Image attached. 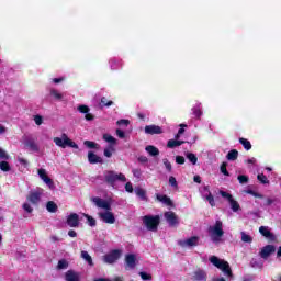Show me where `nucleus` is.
Here are the masks:
<instances>
[{
  "label": "nucleus",
  "instance_id": "f257e3e1",
  "mask_svg": "<svg viewBox=\"0 0 281 281\" xmlns=\"http://www.w3.org/2000/svg\"><path fill=\"white\" fill-rule=\"evenodd\" d=\"M209 235L215 245H218V243H223V237L225 236V231H223V222L221 220H217L214 225L209 226Z\"/></svg>",
  "mask_w": 281,
  "mask_h": 281
},
{
  "label": "nucleus",
  "instance_id": "f03ea898",
  "mask_svg": "<svg viewBox=\"0 0 281 281\" xmlns=\"http://www.w3.org/2000/svg\"><path fill=\"white\" fill-rule=\"evenodd\" d=\"M210 262L214 265V267H216L217 269H221V271H223V273H225L227 278H234V274L232 273V268H229V263L227 261L221 260L216 256H211Z\"/></svg>",
  "mask_w": 281,
  "mask_h": 281
},
{
  "label": "nucleus",
  "instance_id": "7ed1b4c3",
  "mask_svg": "<svg viewBox=\"0 0 281 281\" xmlns=\"http://www.w3.org/2000/svg\"><path fill=\"white\" fill-rule=\"evenodd\" d=\"M54 144L58 146L59 148H76L78 149V144L76 142L71 140L67 134H61V137H54L53 138Z\"/></svg>",
  "mask_w": 281,
  "mask_h": 281
},
{
  "label": "nucleus",
  "instance_id": "20e7f679",
  "mask_svg": "<svg viewBox=\"0 0 281 281\" xmlns=\"http://www.w3.org/2000/svg\"><path fill=\"white\" fill-rule=\"evenodd\" d=\"M143 223L145 227L148 229V232H157L160 223L159 215H145L143 217Z\"/></svg>",
  "mask_w": 281,
  "mask_h": 281
},
{
  "label": "nucleus",
  "instance_id": "39448f33",
  "mask_svg": "<svg viewBox=\"0 0 281 281\" xmlns=\"http://www.w3.org/2000/svg\"><path fill=\"white\" fill-rule=\"evenodd\" d=\"M104 180L105 183H109V186H112L113 188L115 186V181H122L123 183L126 182V176L123 173H116L115 171H105Z\"/></svg>",
  "mask_w": 281,
  "mask_h": 281
},
{
  "label": "nucleus",
  "instance_id": "423d86ee",
  "mask_svg": "<svg viewBox=\"0 0 281 281\" xmlns=\"http://www.w3.org/2000/svg\"><path fill=\"white\" fill-rule=\"evenodd\" d=\"M201 243V237L199 236H192L187 239H182L178 241V245L182 247L183 249H192V247H199Z\"/></svg>",
  "mask_w": 281,
  "mask_h": 281
},
{
  "label": "nucleus",
  "instance_id": "0eeeda50",
  "mask_svg": "<svg viewBox=\"0 0 281 281\" xmlns=\"http://www.w3.org/2000/svg\"><path fill=\"white\" fill-rule=\"evenodd\" d=\"M23 144L25 148L32 150V153H38L41 150V147L38 146V143H36V138L34 137L25 136L23 138Z\"/></svg>",
  "mask_w": 281,
  "mask_h": 281
},
{
  "label": "nucleus",
  "instance_id": "6e6552de",
  "mask_svg": "<svg viewBox=\"0 0 281 281\" xmlns=\"http://www.w3.org/2000/svg\"><path fill=\"white\" fill-rule=\"evenodd\" d=\"M42 196H43V189H37L34 191H31L26 196V199L30 203H32V205H38V203H41Z\"/></svg>",
  "mask_w": 281,
  "mask_h": 281
},
{
  "label": "nucleus",
  "instance_id": "1a4fd4ad",
  "mask_svg": "<svg viewBox=\"0 0 281 281\" xmlns=\"http://www.w3.org/2000/svg\"><path fill=\"white\" fill-rule=\"evenodd\" d=\"M99 218L108 225H113V223H115V215L111 211L100 212Z\"/></svg>",
  "mask_w": 281,
  "mask_h": 281
},
{
  "label": "nucleus",
  "instance_id": "9d476101",
  "mask_svg": "<svg viewBox=\"0 0 281 281\" xmlns=\"http://www.w3.org/2000/svg\"><path fill=\"white\" fill-rule=\"evenodd\" d=\"M120 250H113L112 252L103 256V262H105L106 265H113L114 262H117V260H120Z\"/></svg>",
  "mask_w": 281,
  "mask_h": 281
},
{
  "label": "nucleus",
  "instance_id": "9b49d317",
  "mask_svg": "<svg viewBox=\"0 0 281 281\" xmlns=\"http://www.w3.org/2000/svg\"><path fill=\"white\" fill-rule=\"evenodd\" d=\"M91 201L92 203H94L97 207H100L101 210H105V211H111V204L109 203V201L98 196L92 198Z\"/></svg>",
  "mask_w": 281,
  "mask_h": 281
},
{
  "label": "nucleus",
  "instance_id": "f8f14e48",
  "mask_svg": "<svg viewBox=\"0 0 281 281\" xmlns=\"http://www.w3.org/2000/svg\"><path fill=\"white\" fill-rule=\"evenodd\" d=\"M165 218H166L167 223L170 225V227H175V226L179 225V216H177V214H175V212H172V211L166 212Z\"/></svg>",
  "mask_w": 281,
  "mask_h": 281
},
{
  "label": "nucleus",
  "instance_id": "ddd939ff",
  "mask_svg": "<svg viewBox=\"0 0 281 281\" xmlns=\"http://www.w3.org/2000/svg\"><path fill=\"white\" fill-rule=\"evenodd\" d=\"M66 223L68 227H80V216L78 213H71L67 216Z\"/></svg>",
  "mask_w": 281,
  "mask_h": 281
},
{
  "label": "nucleus",
  "instance_id": "4468645a",
  "mask_svg": "<svg viewBox=\"0 0 281 281\" xmlns=\"http://www.w3.org/2000/svg\"><path fill=\"white\" fill-rule=\"evenodd\" d=\"M37 173H38V177L42 179V181H44V183H46V186H48V188H50V190H53L54 180H52V178L47 177V170L38 169Z\"/></svg>",
  "mask_w": 281,
  "mask_h": 281
},
{
  "label": "nucleus",
  "instance_id": "2eb2a0df",
  "mask_svg": "<svg viewBox=\"0 0 281 281\" xmlns=\"http://www.w3.org/2000/svg\"><path fill=\"white\" fill-rule=\"evenodd\" d=\"M271 254H276V246L273 245L265 246L259 252L260 257L263 258V260H267V258H269Z\"/></svg>",
  "mask_w": 281,
  "mask_h": 281
},
{
  "label": "nucleus",
  "instance_id": "dca6fc26",
  "mask_svg": "<svg viewBox=\"0 0 281 281\" xmlns=\"http://www.w3.org/2000/svg\"><path fill=\"white\" fill-rule=\"evenodd\" d=\"M145 133L146 135H161L164 131L159 125H146L145 126Z\"/></svg>",
  "mask_w": 281,
  "mask_h": 281
},
{
  "label": "nucleus",
  "instance_id": "f3484780",
  "mask_svg": "<svg viewBox=\"0 0 281 281\" xmlns=\"http://www.w3.org/2000/svg\"><path fill=\"white\" fill-rule=\"evenodd\" d=\"M66 281H80V272H76L75 270H68L65 273Z\"/></svg>",
  "mask_w": 281,
  "mask_h": 281
},
{
  "label": "nucleus",
  "instance_id": "a211bd4d",
  "mask_svg": "<svg viewBox=\"0 0 281 281\" xmlns=\"http://www.w3.org/2000/svg\"><path fill=\"white\" fill-rule=\"evenodd\" d=\"M259 234H261V236H265V238H268L269 240H276V235H273V233H271V231H269V227L267 226H261L259 228Z\"/></svg>",
  "mask_w": 281,
  "mask_h": 281
},
{
  "label": "nucleus",
  "instance_id": "6ab92c4d",
  "mask_svg": "<svg viewBox=\"0 0 281 281\" xmlns=\"http://www.w3.org/2000/svg\"><path fill=\"white\" fill-rule=\"evenodd\" d=\"M88 161L89 164H104L102 157L95 155L93 151L88 153Z\"/></svg>",
  "mask_w": 281,
  "mask_h": 281
},
{
  "label": "nucleus",
  "instance_id": "aec40b11",
  "mask_svg": "<svg viewBox=\"0 0 281 281\" xmlns=\"http://www.w3.org/2000/svg\"><path fill=\"white\" fill-rule=\"evenodd\" d=\"M194 281H207V273L203 270H196L193 274Z\"/></svg>",
  "mask_w": 281,
  "mask_h": 281
},
{
  "label": "nucleus",
  "instance_id": "412c9836",
  "mask_svg": "<svg viewBox=\"0 0 281 281\" xmlns=\"http://www.w3.org/2000/svg\"><path fill=\"white\" fill-rule=\"evenodd\" d=\"M135 260L136 258H135V255L133 254L125 256V262L130 269H135V266H136Z\"/></svg>",
  "mask_w": 281,
  "mask_h": 281
},
{
  "label": "nucleus",
  "instance_id": "4be33fe9",
  "mask_svg": "<svg viewBox=\"0 0 281 281\" xmlns=\"http://www.w3.org/2000/svg\"><path fill=\"white\" fill-rule=\"evenodd\" d=\"M146 153L150 155V157H158L159 155V149L153 145H148L145 147Z\"/></svg>",
  "mask_w": 281,
  "mask_h": 281
},
{
  "label": "nucleus",
  "instance_id": "5701e85b",
  "mask_svg": "<svg viewBox=\"0 0 281 281\" xmlns=\"http://www.w3.org/2000/svg\"><path fill=\"white\" fill-rule=\"evenodd\" d=\"M156 199L158 201H160V203H164L165 205L172 206V200H170V198H168V195L157 194Z\"/></svg>",
  "mask_w": 281,
  "mask_h": 281
},
{
  "label": "nucleus",
  "instance_id": "b1692460",
  "mask_svg": "<svg viewBox=\"0 0 281 281\" xmlns=\"http://www.w3.org/2000/svg\"><path fill=\"white\" fill-rule=\"evenodd\" d=\"M81 258L89 265V267H93V258H91V255H89L87 250L81 251Z\"/></svg>",
  "mask_w": 281,
  "mask_h": 281
},
{
  "label": "nucleus",
  "instance_id": "393cba45",
  "mask_svg": "<svg viewBox=\"0 0 281 281\" xmlns=\"http://www.w3.org/2000/svg\"><path fill=\"white\" fill-rule=\"evenodd\" d=\"M47 212H50V214H56L58 212V205L55 204L54 201H48L46 204Z\"/></svg>",
  "mask_w": 281,
  "mask_h": 281
},
{
  "label": "nucleus",
  "instance_id": "a878e982",
  "mask_svg": "<svg viewBox=\"0 0 281 281\" xmlns=\"http://www.w3.org/2000/svg\"><path fill=\"white\" fill-rule=\"evenodd\" d=\"M182 144H186V142L169 139L167 143V148H177L178 146H182Z\"/></svg>",
  "mask_w": 281,
  "mask_h": 281
},
{
  "label": "nucleus",
  "instance_id": "bb28decb",
  "mask_svg": "<svg viewBox=\"0 0 281 281\" xmlns=\"http://www.w3.org/2000/svg\"><path fill=\"white\" fill-rule=\"evenodd\" d=\"M135 194L138 195L142 201H148V198L146 196V190L142 188H136Z\"/></svg>",
  "mask_w": 281,
  "mask_h": 281
},
{
  "label": "nucleus",
  "instance_id": "cd10ccee",
  "mask_svg": "<svg viewBox=\"0 0 281 281\" xmlns=\"http://www.w3.org/2000/svg\"><path fill=\"white\" fill-rule=\"evenodd\" d=\"M226 159L228 161H236L238 159V150L233 149V150L228 151Z\"/></svg>",
  "mask_w": 281,
  "mask_h": 281
},
{
  "label": "nucleus",
  "instance_id": "c85d7f7f",
  "mask_svg": "<svg viewBox=\"0 0 281 281\" xmlns=\"http://www.w3.org/2000/svg\"><path fill=\"white\" fill-rule=\"evenodd\" d=\"M240 235H241L243 243H248V245H251V243H254V237H251V235H248L245 232H241Z\"/></svg>",
  "mask_w": 281,
  "mask_h": 281
},
{
  "label": "nucleus",
  "instance_id": "c756f323",
  "mask_svg": "<svg viewBox=\"0 0 281 281\" xmlns=\"http://www.w3.org/2000/svg\"><path fill=\"white\" fill-rule=\"evenodd\" d=\"M228 203H229L231 210H233V212H238L240 210V204H238V202L236 200H234V198L228 200Z\"/></svg>",
  "mask_w": 281,
  "mask_h": 281
},
{
  "label": "nucleus",
  "instance_id": "7c9ffc66",
  "mask_svg": "<svg viewBox=\"0 0 281 281\" xmlns=\"http://www.w3.org/2000/svg\"><path fill=\"white\" fill-rule=\"evenodd\" d=\"M186 157L193 166H196V162L199 161L196 155H194L193 153H187Z\"/></svg>",
  "mask_w": 281,
  "mask_h": 281
},
{
  "label": "nucleus",
  "instance_id": "2f4dec72",
  "mask_svg": "<svg viewBox=\"0 0 281 281\" xmlns=\"http://www.w3.org/2000/svg\"><path fill=\"white\" fill-rule=\"evenodd\" d=\"M103 139L108 142V144H112L113 146L117 144V139L113 137L111 134H104Z\"/></svg>",
  "mask_w": 281,
  "mask_h": 281
},
{
  "label": "nucleus",
  "instance_id": "473e14b6",
  "mask_svg": "<svg viewBox=\"0 0 281 281\" xmlns=\"http://www.w3.org/2000/svg\"><path fill=\"white\" fill-rule=\"evenodd\" d=\"M114 151H115V148H113V146L110 145L109 147H106L104 149L103 155H104V157L111 158V157H113Z\"/></svg>",
  "mask_w": 281,
  "mask_h": 281
},
{
  "label": "nucleus",
  "instance_id": "72a5a7b5",
  "mask_svg": "<svg viewBox=\"0 0 281 281\" xmlns=\"http://www.w3.org/2000/svg\"><path fill=\"white\" fill-rule=\"evenodd\" d=\"M239 143L244 146L246 150H251V143L246 138H239Z\"/></svg>",
  "mask_w": 281,
  "mask_h": 281
},
{
  "label": "nucleus",
  "instance_id": "f704fd0d",
  "mask_svg": "<svg viewBox=\"0 0 281 281\" xmlns=\"http://www.w3.org/2000/svg\"><path fill=\"white\" fill-rule=\"evenodd\" d=\"M0 170H2V172H10L11 170L10 164H8V161H1Z\"/></svg>",
  "mask_w": 281,
  "mask_h": 281
},
{
  "label": "nucleus",
  "instance_id": "c9c22d12",
  "mask_svg": "<svg viewBox=\"0 0 281 281\" xmlns=\"http://www.w3.org/2000/svg\"><path fill=\"white\" fill-rule=\"evenodd\" d=\"M50 95H53L55 100H63V94H60V92L54 88L50 89Z\"/></svg>",
  "mask_w": 281,
  "mask_h": 281
},
{
  "label": "nucleus",
  "instance_id": "e433bc0d",
  "mask_svg": "<svg viewBox=\"0 0 281 281\" xmlns=\"http://www.w3.org/2000/svg\"><path fill=\"white\" fill-rule=\"evenodd\" d=\"M83 216L87 218L88 225H90V227H95V218H93V216L89 214H83Z\"/></svg>",
  "mask_w": 281,
  "mask_h": 281
},
{
  "label": "nucleus",
  "instance_id": "4c0bfd02",
  "mask_svg": "<svg viewBox=\"0 0 281 281\" xmlns=\"http://www.w3.org/2000/svg\"><path fill=\"white\" fill-rule=\"evenodd\" d=\"M69 267V262H67L65 259H60L57 263V269H67Z\"/></svg>",
  "mask_w": 281,
  "mask_h": 281
},
{
  "label": "nucleus",
  "instance_id": "58836bf2",
  "mask_svg": "<svg viewBox=\"0 0 281 281\" xmlns=\"http://www.w3.org/2000/svg\"><path fill=\"white\" fill-rule=\"evenodd\" d=\"M162 164L167 172H172V164H170V160H168V158L162 159Z\"/></svg>",
  "mask_w": 281,
  "mask_h": 281
},
{
  "label": "nucleus",
  "instance_id": "ea45409f",
  "mask_svg": "<svg viewBox=\"0 0 281 281\" xmlns=\"http://www.w3.org/2000/svg\"><path fill=\"white\" fill-rule=\"evenodd\" d=\"M85 146H87V148H100V145H98V143L91 142V140H85Z\"/></svg>",
  "mask_w": 281,
  "mask_h": 281
},
{
  "label": "nucleus",
  "instance_id": "a19ab883",
  "mask_svg": "<svg viewBox=\"0 0 281 281\" xmlns=\"http://www.w3.org/2000/svg\"><path fill=\"white\" fill-rule=\"evenodd\" d=\"M220 170L222 175H225V177H229V171H227V162H223L220 167Z\"/></svg>",
  "mask_w": 281,
  "mask_h": 281
},
{
  "label": "nucleus",
  "instance_id": "79ce46f5",
  "mask_svg": "<svg viewBox=\"0 0 281 281\" xmlns=\"http://www.w3.org/2000/svg\"><path fill=\"white\" fill-rule=\"evenodd\" d=\"M239 183L245 184V183H249V177L245 176V175H240L237 177Z\"/></svg>",
  "mask_w": 281,
  "mask_h": 281
},
{
  "label": "nucleus",
  "instance_id": "37998d69",
  "mask_svg": "<svg viewBox=\"0 0 281 281\" xmlns=\"http://www.w3.org/2000/svg\"><path fill=\"white\" fill-rule=\"evenodd\" d=\"M257 179L258 181H260V183H269V179H267V176H265V173L258 175Z\"/></svg>",
  "mask_w": 281,
  "mask_h": 281
},
{
  "label": "nucleus",
  "instance_id": "c03bdc74",
  "mask_svg": "<svg viewBox=\"0 0 281 281\" xmlns=\"http://www.w3.org/2000/svg\"><path fill=\"white\" fill-rule=\"evenodd\" d=\"M205 199L210 203L211 207H214V205H216V202H214V195H212V193H209Z\"/></svg>",
  "mask_w": 281,
  "mask_h": 281
},
{
  "label": "nucleus",
  "instance_id": "a18cd8bd",
  "mask_svg": "<svg viewBox=\"0 0 281 281\" xmlns=\"http://www.w3.org/2000/svg\"><path fill=\"white\" fill-rule=\"evenodd\" d=\"M22 207L25 212H27V214H32L34 212V209L32 205H30V203H24Z\"/></svg>",
  "mask_w": 281,
  "mask_h": 281
},
{
  "label": "nucleus",
  "instance_id": "49530a36",
  "mask_svg": "<svg viewBox=\"0 0 281 281\" xmlns=\"http://www.w3.org/2000/svg\"><path fill=\"white\" fill-rule=\"evenodd\" d=\"M101 104H102L103 106H112L113 101H109L105 97H102V98H101Z\"/></svg>",
  "mask_w": 281,
  "mask_h": 281
},
{
  "label": "nucleus",
  "instance_id": "de8ad7c7",
  "mask_svg": "<svg viewBox=\"0 0 281 281\" xmlns=\"http://www.w3.org/2000/svg\"><path fill=\"white\" fill-rule=\"evenodd\" d=\"M169 184H170L172 188H178L177 178H175L173 176H170V177H169Z\"/></svg>",
  "mask_w": 281,
  "mask_h": 281
},
{
  "label": "nucleus",
  "instance_id": "09e8293b",
  "mask_svg": "<svg viewBox=\"0 0 281 281\" xmlns=\"http://www.w3.org/2000/svg\"><path fill=\"white\" fill-rule=\"evenodd\" d=\"M0 159H4L5 161H8V159H10V155H8V151L2 149L0 151Z\"/></svg>",
  "mask_w": 281,
  "mask_h": 281
},
{
  "label": "nucleus",
  "instance_id": "8fccbe9b",
  "mask_svg": "<svg viewBox=\"0 0 281 281\" xmlns=\"http://www.w3.org/2000/svg\"><path fill=\"white\" fill-rule=\"evenodd\" d=\"M221 196H223V199H227V201H231L234 199V196H232V194L225 192V191H220Z\"/></svg>",
  "mask_w": 281,
  "mask_h": 281
},
{
  "label": "nucleus",
  "instance_id": "3c124183",
  "mask_svg": "<svg viewBox=\"0 0 281 281\" xmlns=\"http://www.w3.org/2000/svg\"><path fill=\"white\" fill-rule=\"evenodd\" d=\"M116 124H117V126H128V124H131V122L128 120L122 119V120H119L116 122Z\"/></svg>",
  "mask_w": 281,
  "mask_h": 281
},
{
  "label": "nucleus",
  "instance_id": "603ef678",
  "mask_svg": "<svg viewBox=\"0 0 281 281\" xmlns=\"http://www.w3.org/2000/svg\"><path fill=\"white\" fill-rule=\"evenodd\" d=\"M89 106H87V105H79L78 106V112L79 113H89Z\"/></svg>",
  "mask_w": 281,
  "mask_h": 281
},
{
  "label": "nucleus",
  "instance_id": "864d4df0",
  "mask_svg": "<svg viewBox=\"0 0 281 281\" xmlns=\"http://www.w3.org/2000/svg\"><path fill=\"white\" fill-rule=\"evenodd\" d=\"M34 122L37 126H41V124H43V116L41 115H35L34 116Z\"/></svg>",
  "mask_w": 281,
  "mask_h": 281
},
{
  "label": "nucleus",
  "instance_id": "5fc2aeb1",
  "mask_svg": "<svg viewBox=\"0 0 281 281\" xmlns=\"http://www.w3.org/2000/svg\"><path fill=\"white\" fill-rule=\"evenodd\" d=\"M142 280H153V277L146 272H139Z\"/></svg>",
  "mask_w": 281,
  "mask_h": 281
},
{
  "label": "nucleus",
  "instance_id": "6e6d98bb",
  "mask_svg": "<svg viewBox=\"0 0 281 281\" xmlns=\"http://www.w3.org/2000/svg\"><path fill=\"white\" fill-rule=\"evenodd\" d=\"M210 194H212V192H210V187H204L202 191V196L205 199Z\"/></svg>",
  "mask_w": 281,
  "mask_h": 281
},
{
  "label": "nucleus",
  "instance_id": "4d7b16f0",
  "mask_svg": "<svg viewBox=\"0 0 281 281\" xmlns=\"http://www.w3.org/2000/svg\"><path fill=\"white\" fill-rule=\"evenodd\" d=\"M176 164H179V165L186 164V158L183 156H176Z\"/></svg>",
  "mask_w": 281,
  "mask_h": 281
},
{
  "label": "nucleus",
  "instance_id": "13d9d810",
  "mask_svg": "<svg viewBox=\"0 0 281 281\" xmlns=\"http://www.w3.org/2000/svg\"><path fill=\"white\" fill-rule=\"evenodd\" d=\"M192 111L195 117H200L201 115H203V112H201L199 108H193Z\"/></svg>",
  "mask_w": 281,
  "mask_h": 281
},
{
  "label": "nucleus",
  "instance_id": "bf43d9fd",
  "mask_svg": "<svg viewBox=\"0 0 281 281\" xmlns=\"http://www.w3.org/2000/svg\"><path fill=\"white\" fill-rule=\"evenodd\" d=\"M116 135L117 137H120V139H124V137H126V134L124 133V131L122 130H116Z\"/></svg>",
  "mask_w": 281,
  "mask_h": 281
},
{
  "label": "nucleus",
  "instance_id": "052dcab7",
  "mask_svg": "<svg viewBox=\"0 0 281 281\" xmlns=\"http://www.w3.org/2000/svg\"><path fill=\"white\" fill-rule=\"evenodd\" d=\"M126 192L133 193V184L131 182H127L125 184Z\"/></svg>",
  "mask_w": 281,
  "mask_h": 281
},
{
  "label": "nucleus",
  "instance_id": "680f3d73",
  "mask_svg": "<svg viewBox=\"0 0 281 281\" xmlns=\"http://www.w3.org/2000/svg\"><path fill=\"white\" fill-rule=\"evenodd\" d=\"M133 175H134V177H136L137 179H139V177H142V170H139V169H133Z\"/></svg>",
  "mask_w": 281,
  "mask_h": 281
},
{
  "label": "nucleus",
  "instance_id": "e2e57ef3",
  "mask_svg": "<svg viewBox=\"0 0 281 281\" xmlns=\"http://www.w3.org/2000/svg\"><path fill=\"white\" fill-rule=\"evenodd\" d=\"M138 161H139L140 164H148V157H146V156H139V157H138Z\"/></svg>",
  "mask_w": 281,
  "mask_h": 281
},
{
  "label": "nucleus",
  "instance_id": "0e129e2a",
  "mask_svg": "<svg viewBox=\"0 0 281 281\" xmlns=\"http://www.w3.org/2000/svg\"><path fill=\"white\" fill-rule=\"evenodd\" d=\"M274 202H276V200L267 198L266 203L263 205H267V206L273 205Z\"/></svg>",
  "mask_w": 281,
  "mask_h": 281
},
{
  "label": "nucleus",
  "instance_id": "69168bd1",
  "mask_svg": "<svg viewBox=\"0 0 281 281\" xmlns=\"http://www.w3.org/2000/svg\"><path fill=\"white\" fill-rule=\"evenodd\" d=\"M18 161L22 164V166H27V160L25 158L18 157Z\"/></svg>",
  "mask_w": 281,
  "mask_h": 281
},
{
  "label": "nucleus",
  "instance_id": "338daca9",
  "mask_svg": "<svg viewBox=\"0 0 281 281\" xmlns=\"http://www.w3.org/2000/svg\"><path fill=\"white\" fill-rule=\"evenodd\" d=\"M86 120L88 121V122H92V120H93V114H90L89 112L88 113H86Z\"/></svg>",
  "mask_w": 281,
  "mask_h": 281
},
{
  "label": "nucleus",
  "instance_id": "774afa93",
  "mask_svg": "<svg viewBox=\"0 0 281 281\" xmlns=\"http://www.w3.org/2000/svg\"><path fill=\"white\" fill-rule=\"evenodd\" d=\"M109 281H124L123 277H115L114 279H109Z\"/></svg>",
  "mask_w": 281,
  "mask_h": 281
}]
</instances>
